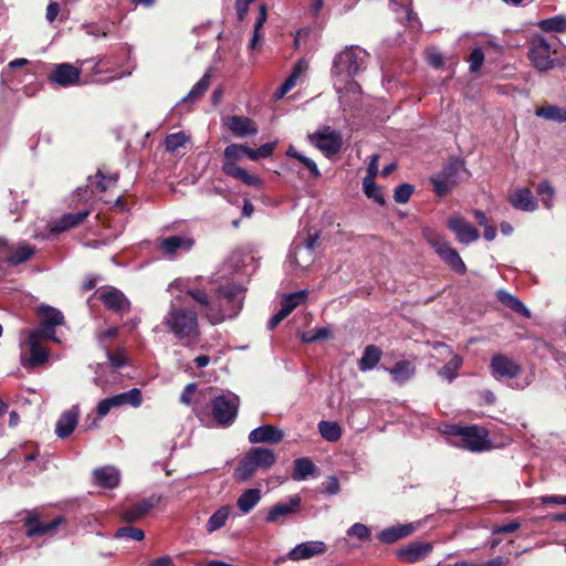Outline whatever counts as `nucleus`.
I'll return each mask as SVG.
<instances>
[{
	"instance_id": "nucleus-1",
	"label": "nucleus",
	"mask_w": 566,
	"mask_h": 566,
	"mask_svg": "<svg viewBox=\"0 0 566 566\" xmlns=\"http://www.w3.org/2000/svg\"><path fill=\"white\" fill-rule=\"evenodd\" d=\"M163 324L184 346H192L199 342L200 327L196 311L171 304Z\"/></svg>"
},
{
	"instance_id": "nucleus-2",
	"label": "nucleus",
	"mask_w": 566,
	"mask_h": 566,
	"mask_svg": "<svg viewBox=\"0 0 566 566\" xmlns=\"http://www.w3.org/2000/svg\"><path fill=\"white\" fill-rule=\"evenodd\" d=\"M369 53L359 45H347L333 60L331 74L345 85L355 84V77L367 69Z\"/></svg>"
},
{
	"instance_id": "nucleus-3",
	"label": "nucleus",
	"mask_w": 566,
	"mask_h": 566,
	"mask_svg": "<svg viewBox=\"0 0 566 566\" xmlns=\"http://www.w3.org/2000/svg\"><path fill=\"white\" fill-rule=\"evenodd\" d=\"M251 147L244 144H230L223 150L222 172L235 180H240L243 185L261 189L263 180L238 165L244 157L249 158Z\"/></svg>"
},
{
	"instance_id": "nucleus-4",
	"label": "nucleus",
	"mask_w": 566,
	"mask_h": 566,
	"mask_svg": "<svg viewBox=\"0 0 566 566\" xmlns=\"http://www.w3.org/2000/svg\"><path fill=\"white\" fill-rule=\"evenodd\" d=\"M276 462V454L262 447L251 448L240 460L235 471L234 479L240 482L249 481L259 469L269 470Z\"/></svg>"
},
{
	"instance_id": "nucleus-5",
	"label": "nucleus",
	"mask_w": 566,
	"mask_h": 566,
	"mask_svg": "<svg viewBox=\"0 0 566 566\" xmlns=\"http://www.w3.org/2000/svg\"><path fill=\"white\" fill-rule=\"evenodd\" d=\"M465 171L464 161L459 158H452L443 165L441 171L429 178L433 186V191L440 198L448 196L459 184V174Z\"/></svg>"
},
{
	"instance_id": "nucleus-6",
	"label": "nucleus",
	"mask_w": 566,
	"mask_h": 566,
	"mask_svg": "<svg viewBox=\"0 0 566 566\" xmlns=\"http://www.w3.org/2000/svg\"><path fill=\"white\" fill-rule=\"evenodd\" d=\"M211 415L220 427L231 426L239 410V397L234 394L220 395L214 397L211 402Z\"/></svg>"
},
{
	"instance_id": "nucleus-7",
	"label": "nucleus",
	"mask_w": 566,
	"mask_h": 566,
	"mask_svg": "<svg viewBox=\"0 0 566 566\" xmlns=\"http://www.w3.org/2000/svg\"><path fill=\"white\" fill-rule=\"evenodd\" d=\"M217 297L220 302L219 310L214 312L219 315L217 322L234 317L242 308V290L238 285L220 286L217 290Z\"/></svg>"
},
{
	"instance_id": "nucleus-8",
	"label": "nucleus",
	"mask_w": 566,
	"mask_h": 566,
	"mask_svg": "<svg viewBox=\"0 0 566 566\" xmlns=\"http://www.w3.org/2000/svg\"><path fill=\"white\" fill-rule=\"evenodd\" d=\"M308 139L327 158L337 155L343 147L342 133L331 126H323L313 134H308Z\"/></svg>"
},
{
	"instance_id": "nucleus-9",
	"label": "nucleus",
	"mask_w": 566,
	"mask_h": 566,
	"mask_svg": "<svg viewBox=\"0 0 566 566\" xmlns=\"http://www.w3.org/2000/svg\"><path fill=\"white\" fill-rule=\"evenodd\" d=\"M104 305V307L117 315L128 314L132 310V303L128 297L117 287L104 285L94 293Z\"/></svg>"
},
{
	"instance_id": "nucleus-10",
	"label": "nucleus",
	"mask_w": 566,
	"mask_h": 566,
	"mask_svg": "<svg viewBox=\"0 0 566 566\" xmlns=\"http://www.w3.org/2000/svg\"><path fill=\"white\" fill-rule=\"evenodd\" d=\"M454 433L461 438L465 449L472 452H482L491 449L489 432L476 424L457 427Z\"/></svg>"
},
{
	"instance_id": "nucleus-11",
	"label": "nucleus",
	"mask_w": 566,
	"mask_h": 566,
	"mask_svg": "<svg viewBox=\"0 0 566 566\" xmlns=\"http://www.w3.org/2000/svg\"><path fill=\"white\" fill-rule=\"evenodd\" d=\"M38 316L40 324L31 332L44 336L45 339L57 342L55 327L65 323L63 313L53 306L42 304L38 307Z\"/></svg>"
},
{
	"instance_id": "nucleus-12",
	"label": "nucleus",
	"mask_w": 566,
	"mask_h": 566,
	"mask_svg": "<svg viewBox=\"0 0 566 566\" xmlns=\"http://www.w3.org/2000/svg\"><path fill=\"white\" fill-rule=\"evenodd\" d=\"M64 522L65 518L62 515L54 517L50 522H42L36 513L28 512L25 518L23 520L25 536L32 538L52 535Z\"/></svg>"
},
{
	"instance_id": "nucleus-13",
	"label": "nucleus",
	"mask_w": 566,
	"mask_h": 566,
	"mask_svg": "<svg viewBox=\"0 0 566 566\" xmlns=\"http://www.w3.org/2000/svg\"><path fill=\"white\" fill-rule=\"evenodd\" d=\"M431 245L436 250L437 254L441 260L447 263L455 273L465 274L467 265L458 251L452 248L449 242L442 239L430 241Z\"/></svg>"
},
{
	"instance_id": "nucleus-14",
	"label": "nucleus",
	"mask_w": 566,
	"mask_h": 566,
	"mask_svg": "<svg viewBox=\"0 0 566 566\" xmlns=\"http://www.w3.org/2000/svg\"><path fill=\"white\" fill-rule=\"evenodd\" d=\"M50 83L61 87H69L80 83L81 70L70 63H60L49 73Z\"/></svg>"
},
{
	"instance_id": "nucleus-15",
	"label": "nucleus",
	"mask_w": 566,
	"mask_h": 566,
	"mask_svg": "<svg viewBox=\"0 0 566 566\" xmlns=\"http://www.w3.org/2000/svg\"><path fill=\"white\" fill-rule=\"evenodd\" d=\"M448 229L454 233L458 242L470 244L480 238L478 229L468 222L462 216H454L448 219Z\"/></svg>"
},
{
	"instance_id": "nucleus-16",
	"label": "nucleus",
	"mask_w": 566,
	"mask_h": 566,
	"mask_svg": "<svg viewBox=\"0 0 566 566\" xmlns=\"http://www.w3.org/2000/svg\"><path fill=\"white\" fill-rule=\"evenodd\" d=\"M433 549L431 543L415 541L396 551V556L401 563L415 564L423 560Z\"/></svg>"
},
{
	"instance_id": "nucleus-17",
	"label": "nucleus",
	"mask_w": 566,
	"mask_h": 566,
	"mask_svg": "<svg viewBox=\"0 0 566 566\" xmlns=\"http://www.w3.org/2000/svg\"><path fill=\"white\" fill-rule=\"evenodd\" d=\"M492 375L495 378H516L522 373L521 365L503 354L493 355L490 363Z\"/></svg>"
},
{
	"instance_id": "nucleus-18",
	"label": "nucleus",
	"mask_w": 566,
	"mask_h": 566,
	"mask_svg": "<svg viewBox=\"0 0 566 566\" xmlns=\"http://www.w3.org/2000/svg\"><path fill=\"white\" fill-rule=\"evenodd\" d=\"M528 57L534 67L539 72L551 70L555 66V60L551 57V46L544 40H539L531 46Z\"/></svg>"
},
{
	"instance_id": "nucleus-19",
	"label": "nucleus",
	"mask_w": 566,
	"mask_h": 566,
	"mask_svg": "<svg viewBox=\"0 0 566 566\" xmlns=\"http://www.w3.org/2000/svg\"><path fill=\"white\" fill-rule=\"evenodd\" d=\"M160 500L161 497L155 494L147 499H143L126 507L122 513V518L127 523H134L146 516L150 510L159 504Z\"/></svg>"
},
{
	"instance_id": "nucleus-20",
	"label": "nucleus",
	"mask_w": 566,
	"mask_h": 566,
	"mask_svg": "<svg viewBox=\"0 0 566 566\" xmlns=\"http://www.w3.org/2000/svg\"><path fill=\"white\" fill-rule=\"evenodd\" d=\"M0 247L7 248L9 254L4 258V261L13 266L31 260L36 252V248L27 242H19L17 245L8 247L7 240L0 239Z\"/></svg>"
},
{
	"instance_id": "nucleus-21",
	"label": "nucleus",
	"mask_w": 566,
	"mask_h": 566,
	"mask_svg": "<svg viewBox=\"0 0 566 566\" xmlns=\"http://www.w3.org/2000/svg\"><path fill=\"white\" fill-rule=\"evenodd\" d=\"M193 245L195 240L190 237L170 235L160 241L159 249L166 256L174 258L179 252L190 251Z\"/></svg>"
},
{
	"instance_id": "nucleus-22",
	"label": "nucleus",
	"mask_w": 566,
	"mask_h": 566,
	"mask_svg": "<svg viewBox=\"0 0 566 566\" xmlns=\"http://www.w3.org/2000/svg\"><path fill=\"white\" fill-rule=\"evenodd\" d=\"M284 439V432L273 424H263L249 433L251 443L277 444Z\"/></svg>"
},
{
	"instance_id": "nucleus-23",
	"label": "nucleus",
	"mask_w": 566,
	"mask_h": 566,
	"mask_svg": "<svg viewBox=\"0 0 566 566\" xmlns=\"http://www.w3.org/2000/svg\"><path fill=\"white\" fill-rule=\"evenodd\" d=\"M507 201L511 206L521 211L533 212L538 208V203L530 188H517L509 195Z\"/></svg>"
},
{
	"instance_id": "nucleus-24",
	"label": "nucleus",
	"mask_w": 566,
	"mask_h": 566,
	"mask_svg": "<svg viewBox=\"0 0 566 566\" xmlns=\"http://www.w3.org/2000/svg\"><path fill=\"white\" fill-rule=\"evenodd\" d=\"M327 547L324 542L308 541L296 545L287 554L291 560L308 559L326 552Z\"/></svg>"
},
{
	"instance_id": "nucleus-25",
	"label": "nucleus",
	"mask_w": 566,
	"mask_h": 566,
	"mask_svg": "<svg viewBox=\"0 0 566 566\" xmlns=\"http://www.w3.org/2000/svg\"><path fill=\"white\" fill-rule=\"evenodd\" d=\"M226 125L235 137L252 136L258 133L255 122L245 116L232 115L227 118Z\"/></svg>"
},
{
	"instance_id": "nucleus-26",
	"label": "nucleus",
	"mask_w": 566,
	"mask_h": 566,
	"mask_svg": "<svg viewBox=\"0 0 566 566\" xmlns=\"http://www.w3.org/2000/svg\"><path fill=\"white\" fill-rule=\"evenodd\" d=\"M42 339L44 336L38 333L30 332L28 338V345L30 350L29 364L31 366H40L48 361L49 350L43 346Z\"/></svg>"
},
{
	"instance_id": "nucleus-27",
	"label": "nucleus",
	"mask_w": 566,
	"mask_h": 566,
	"mask_svg": "<svg viewBox=\"0 0 566 566\" xmlns=\"http://www.w3.org/2000/svg\"><path fill=\"white\" fill-rule=\"evenodd\" d=\"M93 480L95 484L104 489H114L119 484L120 474L116 468L105 465L93 471Z\"/></svg>"
},
{
	"instance_id": "nucleus-28",
	"label": "nucleus",
	"mask_w": 566,
	"mask_h": 566,
	"mask_svg": "<svg viewBox=\"0 0 566 566\" xmlns=\"http://www.w3.org/2000/svg\"><path fill=\"white\" fill-rule=\"evenodd\" d=\"M78 422V410L76 407L64 411L55 426V433L60 439L70 437Z\"/></svg>"
},
{
	"instance_id": "nucleus-29",
	"label": "nucleus",
	"mask_w": 566,
	"mask_h": 566,
	"mask_svg": "<svg viewBox=\"0 0 566 566\" xmlns=\"http://www.w3.org/2000/svg\"><path fill=\"white\" fill-rule=\"evenodd\" d=\"M300 505L301 497L298 495H293L290 497L289 503H279L272 506L265 517V521L268 523H274L280 516H285L296 512Z\"/></svg>"
},
{
	"instance_id": "nucleus-30",
	"label": "nucleus",
	"mask_w": 566,
	"mask_h": 566,
	"mask_svg": "<svg viewBox=\"0 0 566 566\" xmlns=\"http://www.w3.org/2000/svg\"><path fill=\"white\" fill-rule=\"evenodd\" d=\"M88 216V210H83L75 213H65L59 220L55 221L53 231H55L56 233H61L70 229L76 228L80 224H82Z\"/></svg>"
},
{
	"instance_id": "nucleus-31",
	"label": "nucleus",
	"mask_w": 566,
	"mask_h": 566,
	"mask_svg": "<svg viewBox=\"0 0 566 566\" xmlns=\"http://www.w3.org/2000/svg\"><path fill=\"white\" fill-rule=\"evenodd\" d=\"M387 370L390 374L392 381L403 385L413 377L416 366L410 360L403 359L397 361L394 367L388 368Z\"/></svg>"
},
{
	"instance_id": "nucleus-32",
	"label": "nucleus",
	"mask_w": 566,
	"mask_h": 566,
	"mask_svg": "<svg viewBox=\"0 0 566 566\" xmlns=\"http://www.w3.org/2000/svg\"><path fill=\"white\" fill-rule=\"evenodd\" d=\"M416 527L412 524H405L399 526H391L382 530L378 538L382 543L391 544L395 543L403 537L409 536L415 532Z\"/></svg>"
},
{
	"instance_id": "nucleus-33",
	"label": "nucleus",
	"mask_w": 566,
	"mask_h": 566,
	"mask_svg": "<svg viewBox=\"0 0 566 566\" xmlns=\"http://www.w3.org/2000/svg\"><path fill=\"white\" fill-rule=\"evenodd\" d=\"M232 511L231 505L220 506L207 521L206 531L211 534L222 528L230 517Z\"/></svg>"
},
{
	"instance_id": "nucleus-34",
	"label": "nucleus",
	"mask_w": 566,
	"mask_h": 566,
	"mask_svg": "<svg viewBox=\"0 0 566 566\" xmlns=\"http://www.w3.org/2000/svg\"><path fill=\"white\" fill-rule=\"evenodd\" d=\"M382 352L376 345H368L364 349L363 356L358 361V367L361 371L371 370L380 361Z\"/></svg>"
},
{
	"instance_id": "nucleus-35",
	"label": "nucleus",
	"mask_w": 566,
	"mask_h": 566,
	"mask_svg": "<svg viewBox=\"0 0 566 566\" xmlns=\"http://www.w3.org/2000/svg\"><path fill=\"white\" fill-rule=\"evenodd\" d=\"M497 298L503 305L512 310L514 313L527 318L531 316V312L524 305V303L521 302L516 296L510 294L509 292L503 290L499 291Z\"/></svg>"
},
{
	"instance_id": "nucleus-36",
	"label": "nucleus",
	"mask_w": 566,
	"mask_h": 566,
	"mask_svg": "<svg viewBox=\"0 0 566 566\" xmlns=\"http://www.w3.org/2000/svg\"><path fill=\"white\" fill-rule=\"evenodd\" d=\"M111 398L115 408L124 405H129L137 408L143 403V395L138 388H132L126 392L112 396Z\"/></svg>"
},
{
	"instance_id": "nucleus-37",
	"label": "nucleus",
	"mask_w": 566,
	"mask_h": 566,
	"mask_svg": "<svg viewBox=\"0 0 566 566\" xmlns=\"http://www.w3.org/2000/svg\"><path fill=\"white\" fill-rule=\"evenodd\" d=\"M535 115L556 123H566V109L557 105H544L535 108Z\"/></svg>"
},
{
	"instance_id": "nucleus-38",
	"label": "nucleus",
	"mask_w": 566,
	"mask_h": 566,
	"mask_svg": "<svg viewBox=\"0 0 566 566\" xmlns=\"http://www.w3.org/2000/svg\"><path fill=\"white\" fill-rule=\"evenodd\" d=\"M261 500V491L259 489H248L238 499L237 505L243 514L252 511Z\"/></svg>"
},
{
	"instance_id": "nucleus-39",
	"label": "nucleus",
	"mask_w": 566,
	"mask_h": 566,
	"mask_svg": "<svg viewBox=\"0 0 566 566\" xmlns=\"http://www.w3.org/2000/svg\"><path fill=\"white\" fill-rule=\"evenodd\" d=\"M316 470L315 464L310 458H297L294 460L293 480L304 481L313 475Z\"/></svg>"
},
{
	"instance_id": "nucleus-40",
	"label": "nucleus",
	"mask_w": 566,
	"mask_h": 566,
	"mask_svg": "<svg viewBox=\"0 0 566 566\" xmlns=\"http://www.w3.org/2000/svg\"><path fill=\"white\" fill-rule=\"evenodd\" d=\"M211 82V74L207 72L182 98L184 102H196L200 99L208 91Z\"/></svg>"
},
{
	"instance_id": "nucleus-41",
	"label": "nucleus",
	"mask_w": 566,
	"mask_h": 566,
	"mask_svg": "<svg viewBox=\"0 0 566 566\" xmlns=\"http://www.w3.org/2000/svg\"><path fill=\"white\" fill-rule=\"evenodd\" d=\"M95 178L97 179L95 184H93L94 190L98 192H105L112 186H115L119 179V174H105L102 169H98Z\"/></svg>"
},
{
	"instance_id": "nucleus-42",
	"label": "nucleus",
	"mask_w": 566,
	"mask_h": 566,
	"mask_svg": "<svg viewBox=\"0 0 566 566\" xmlns=\"http://www.w3.org/2000/svg\"><path fill=\"white\" fill-rule=\"evenodd\" d=\"M318 430L321 436L329 442H335L342 437V428L337 422L322 420L318 423Z\"/></svg>"
},
{
	"instance_id": "nucleus-43",
	"label": "nucleus",
	"mask_w": 566,
	"mask_h": 566,
	"mask_svg": "<svg viewBox=\"0 0 566 566\" xmlns=\"http://www.w3.org/2000/svg\"><path fill=\"white\" fill-rule=\"evenodd\" d=\"M308 292L301 290L285 295L281 301V306L291 314L297 306L303 304L307 298Z\"/></svg>"
},
{
	"instance_id": "nucleus-44",
	"label": "nucleus",
	"mask_w": 566,
	"mask_h": 566,
	"mask_svg": "<svg viewBox=\"0 0 566 566\" xmlns=\"http://www.w3.org/2000/svg\"><path fill=\"white\" fill-rule=\"evenodd\" d=\"M186 294L189 295L198 304H200L207 311V313L214 314V306L211 303L210 297L205 290L189 289L186 291Z\"/></svg>"
},
{
	"instance_id": "nucleus-45",
	"label": "nucleus",
	"mask_w": 566,
	"mask_h": 566,
	"mask_svg": "<svg viewBox=\"0 0 566 566\" xmlns=\"http://www.w3.org/2000/svg\"><path fill=\"white\" fill-rule=\"evenodd\" d=\"M462 358L459 355H454L440 370L439 375L449 381H452L458 376V370L462 366Z\"/></svg>"
},
{
	"instance_id": "nucleus-46",
	"label": "nucleus",
	"mask_w": 566,
	"mask_h": 566,
	"mask_svg": "<svg viewBox=\"0 0 566 566\" xmlns=\"http://www.w3.org/2000/svg\"><path fill=\"white\" fill-rule=\"evenodd\" d=\"M363 188L367 198L373 199L380 206L386 203L381 188L375 184V179H364Z\"/></svg>"
},
{
	"instance_id": "nucleus-47",
	"label": "nucleus",
	"mask_w": 566,
	"mask_h": 566,
	"mask_svg": "<svg viewBox=\"0 0 566 566\" xmlns=\"http://www.w3.org/2000/svg\"><path fill=\"white\" fill-rule=\"evenodd\" d=\"M537 195L541 197V200L545 208H552V200L555 195V189L548 180H542L536 188Z\"/></svg>"
},
{
	"instance_id": "nucleus-48",
	"label": "nucleus",
	"mask_w": 566,
	"mask_h": 566,
	"mask_svg": "<svg viewBox=\"0 0 566 566\" xmlns=\"http://www.w3.org/2000/svg\"><path fill=\"white\" fill-rule=\"evenodd\" d=\"M539 25L544 31L562 33L566 31V18L562 15L548 18L543 20Z\"/></svg>"
},
{
	"instance_id": "nucleus-49",
	"label": "nucleus",
	"mask_w": 566,
	"mask_h": 566,
	"mask_svg": "<svg viewBox=\"0 0 566 566\" xmlns=\"http://www.w3.org/2000/svg\"><path fill=\"white\" fill-rule=\"evenodd\" d=\"M187 142L188 137L184 132L169 134L165 138L166 150L169 153H175L180 147H184Z\"/></svg>"
},
{
	"instance_id": "nucleus-50",
	"label": "nucleus",
	"mask_w": 566,
	"mask_h": 566,
	"mask_svg": "<svg viewBox=\"0 0 566 566\" xmlns=\"http://www.w3.org/2000/svg\"><path fill=\"white\" fill-rule=\"evenodd\" d=\"M115 537L140 542L144 539L145 533L143 530L129 525L119 527L115 533Z\"/></svg>"
},
{
	"instance_id": "nucleus-51",
	"label": "nucleus",
	"mask_w": 566,
	"mask_h": 566,
	"mask_svg": "<svg viewBox=\"0 0 566 566\" xmlns=\"http://www.w3.org/2000/svg\"><path fill=\"white\" fill-rule=\"evenodd\" d=\"M415 192V186L408 182L400 184L394 191V200L397 203H407Z\"/></svg>"
},
{
	"instance_id": "nucleus-52",
	"label": "nucleus",
	"mask_w": 566,
	"mask_h": 566,
	"mask_svg": "<svg viewBox=\"0 0 566 566\" xmlns=\"http://www.w3.org/2000/svg\"><path fill=\"white\" fill-rule=\"evenodd\" d=\"M275 146L276 143H265L256 149L251 148V151H249V159L258 160L260 158H269L272 156Z\"/></svg>"
},
{
	"instance_id": "nucleus-53",
	"label": "nucleus",
	"mask_w": 566,
	"mask_h": 566,
	"mask_svg": "<svg viewBox=\"0 0 566 566\" xmlns=\"http://www.w3.org/2000/svg\"><path fill=\"white\" fill-rule=\"evenodd\" d=\"M470 62V72L472 73H475L478 72L483 62H484V52L481 48H475L472 50V52L470 53V56H469V60Z\"/></svg>"
},
{
	"instance_id": "nucleus-54",
	"label": "nucleus",
	"mask_w": 566,
	"mask_h": 566,
	"mask_svg": "<svg viewBox=\"0 0 566 566\" xmlns=\"http://www.w3.org/2000/svg\"><path fill=\"white\" fill-rule=\"evenodd\" d=\"M347 534L360 541H367L370 537V530L361 523H355L349 527Z\"/></svg>"
},
{
	"instance_id": "nucleus-55",
	"label": "nucleus",
	"mask_w": 566,
	"mask_h": 566,
	"mask_svg": "<svg viewBox=\"0 0 566 566\" xmlns=\"http://www.w3.org/2000/svg\"><path fill=\"white\" fill-rule=\"evenodd\" d=\"M297 160L300 163H302L310 170L313 179H317L321 176L318 167L314 160H312L311 158H308L304 155L297 156Z\"/></svg>"
},
{
	"instance_id": "nucleus-56",
	"label": "nucleus",
	"mask_w": 566,
	"mask_h": 566,
	"mask_svg": "<svg viewBox=\"0 0 566 566\" xmlns=\"http://www.w3.org/2000/svg\"><path fill=\"white\" fill-rule=\"evenodd\" d=\"M197 388H198V387H197V385H196L195 382H190V384H188V385L184 388V390H182V392H181V395H180V402H181V403H184V405L189 406V405L191 403V401H192V397H193V395H195V394H196V391H197Z\"/></svg>"
},
{
	"instance_id": "nucleus-57",
	"label": "nucleus",
	"mask_w": 566,
	"mask_h": 566,
	"mask_svg": "<svg viewBox=\"0 0 566 566\" xmlns=\"http://www.w3.org/2000/svg\"><path fill=\"white\" fill-rule=\"evenodd\" d=\"M107 357L113 369H119L127 365V360L122 353L107 352Z\"/></svg>"
},
{
	"instance_id": "nucleus-58",
	"label": "nucleus",
	"mask_w": 566,
	"mask_h": 566,
	"mask_svg": "<svg viewBox=\"0 0 566 566\" xmlns=\"http://www.w3.org/2000/svg\"><path fill=\"white\" fill-rule=\"evenodd\" d=\"M115 408L113 405V400L111 397L102 399L96 406V413L99 418H103L108 415V412Z\"/></svg>"
},
{
	"instance_id": "nucleus-59",
	"label": "nucleus",
	"mask_w": 566,
	"mask_h": 566,
	"mask_svg": "<svg viewBox=\"0 0 566 566\" xmlns=\"http://www.w3.org/2000/svg\"><path fill=\"white\" fill-rule=\"evenodd\" d=\"M296 84V74H291L283 84L279 87L276 95L279 98L283 97L287 92H290Z\"/></svg>"
},
{
	"instance_id": "nucleus-60",
	"label": "nucleus",
	"mask_w": 566,
	"mask_h": 566,
	"mask_svg": "<svg viewBox=\"0 0 566 566\" xmlns=\"http://www.w3.org/2000/svg\"><path fill=\"white\" fill-rule=\"evenodd\" d=\"M324 493L335 495L339 492V482L336 476H328L327 481L323 484Z\"/></svg>"
},
{
	"instance_id": "nucleus-61",
	"label": "nucleus",
	"mask_w": 566,
	"mask_h": 566,
	"mask_svg": "<svg viewBox=\"0 0 566 566\" xmlns=\"http://www.w3.org/2000/svg\"><path fill=\"white\" fill-rule=\"evenodd\" d=\"M290 314L281 306L280 311L275 313L268 322V328L273 331L283 319Z\"/></svg>"
},
{
	"instance_id": "nucleus-62",
	"label": "nucleus",
	"mask_w": 566,
	"mask_h": 566,
	"mask_svg": "<svg viewBox=\"0 0 566 566\" xmlns=\"http://www.w3.org/2000/svg\"><path fill=\"white\" fill-rule=\"evenodd\" d=\"M378 160H379V155L378 154H374L371 157H370V161L368 164V167H367V175L364 179H375L377 177V174H378Z\"/></svg>"
},
{
	"instance_id": "nucleus-63",
	"label": "nucleus",
	"mask_w": 566,
	"mask_h": 566,
	"mask_svg": "<svg viewBox=\"0 0 566 566\" xmlns=\"http://www.w3.org/2000/svg\"><path fill=\"white\" fill-rule=\"evenodd\" d=\"M541 503L544 505H566V495H545L542 496Z\"/></svg>"
},
{
	"instance_id": "nucleus-64",
	"label": "nucleus",
	"mask_w": 566,
	"mask_h": 566,
	"mask_svg": "<svg viewBox=\"0 0 566 566\" xmlns=\"http://www.w3.org/2000/svg\"><path fill=\"white\" fill-rule=\"evenodd\" d=\"M61 11V7L59 2L52 1L49 3L46 8L45 18L46 20L52 23L59 15Z\"/></svg>"
}]
</instances>
